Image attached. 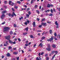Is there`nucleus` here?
I'll return each instance as SVG.
<instances>
[{"mask_svg": "<svg viewBox=\"0 0 60 60\" xmlns=\"http://www.w3.org/2000/svg\"><path fill=\"white\" fill-rule=\"evenodd\" d=\"M10 29V28L6 27H4L3 31L4 32H8Z\"/></svg>", "mask_w": 60, "mask_h": 60, "instance_id": "f257e3e1", "label": "nucleus"}, {"mask_svg": "<svg viewBox=\"0 0 60 60\" xmlns=\"http://www.w3.org/2000/svg\"><path fill=\"white\" fill-rule=\"evenodd\" d=\"M50 45H49V44L48 46V47L47 48V50H48V51H49L51 50L50 48V47L49 48V47H50Z\"/></svg>", "mask_w": 60, "mask_h": 60, "instance_id": "f03ea898", "label": "nucleus"}, {"mask_svg": "<svg viewBox=\"0 0 60 60\" xmlns=\"http://www.w3.org/2000/svg\"><path fill=\"white\" fill-rule=\"evenodd\" d=\"M5 17V15L4 14H3L1 15V18L2 19H4Z\"/></svg>", "mask_w": 60, "mask_h": 60, "instance_id": "7ed1b4c3", "label": "nucleus"}, {"mask_svg": "<svg viewBox=\"0 0 60 60\" xmlns=\"http://www.w3.org/2000/svg\"><path fill=\"white\" fill-rule=\"evenodd\" d=\"M10 38V35H9L8 36H6L5 37V38L7 40H9Z\"/></svg>", "mask_w": 60, "mask_h": 60, "instance_id": "20e7f679", "label": "nucleus"}, {"mask_svg": "<svg viewBox=\"0 0 60 60\" xmlns=\"http://www.w3.org/2000/svg\"><path fill=\"white\" fill-rule=\"evenodd\" d=\"M53 40V38L52 37H51V38H50L49 39H48L47 40V41H51L52 40Z\"/></svg>", "mask_w": 60, "mask_h": 60, "instance_id": "39448f33", "label": "nucleus"}, {"mask_svg": "<svg viewBox=\"0 0 60 60\" xmlns=\"http://www.w3.org/2000/svg\"><path fill=\"white\" fill-rule=\"evenodd\" d=\"M42 25H43L44 26H46V25H47V23H43L42 22L41 23Z\"/></svg>", "mask_w": 60, "mask_h": 60, "instance_id": "423d86ee", "label": "nucleus"}, {"mask_svg": "<svg viewBox=\"0 0 60 60\" xmlns=\"http://www.w3.org/2000/svg\"><path fill=\"white\" fill-rule=\"evenodd\" d=\"M33 25L34 27H36V25H35V22H34L33 23Z\"/></svg>", "mask_w": 60, "mask_h": 60, "instance_id": "0eeeda50", "label": "nucleus"}, {"mask_svg": "<svg viewBox=\"0 0 60 60\" xmlns=\"http://www.w3.org/2000/svg\"><path fill=\"white\" fill-rule=\"evenodd\" d=\"M7 12V11H2V14H4V13H6Z\"/></svg>", "mask_w": 60, "mask_h": 60, "instance_id": "6e6552de", "label": "nucleus"}, {"mask_svg": "<svg viewBox=\"0 0 60 60\" xmlns=\"http://www.w3.org/2000/svg\"><path fill=\"white\" fill-rule=\"evenodd\" d=\"M41 46V48L42 47V46H43V44H42V43H41L39 45V46Z\"/></svg>", "mask_w": 60, "mask_h": 60, "instance_id": "1a4fd4ad", "label": "nucleus"}, {"mask_svg": "<svg viewBox=\"0 0 60 60\" xmlns=\"http://www.w3.org/2000/svg\"><path fill=\"white\" fill-rule=\"evenodd\" d=\"M9 43H10V44H12L13 43L12 41L9 40Z\"/></svg>", "mask_w": 60, "mask_h": 60, "instance_id": "9d476101", "label": "nucleus"}, {"mask_svg": "<svg viewBox=\"0 0 60 60\" xmlns=\"http://www.w3.org/2000/svg\"><path fill=\"white\" fill-rule=\"evenodd\" d=\"M7 56H8L9 57V56H11V55L9 53H8L7 54Z\"/></svg>", "mask_w": 60, "mask_h": 60, "instance_id": "9b49d317", "label": "nucleus"}, {"mask_svg": "<svg viewBox=\"0 0 60 60\" xmlns=\"http://www.w3.org/2000/svg\"><path fill=\"white\" fill-rule=\"evenodd\" d=\"M37 13H38V14H39L40 13V11L38 10H36V11Z\"/></svg>", "mask_w": 60, "mask_h": 60, "instance_id": "f8f14e48", "label": "nucleus"}, {"mask_svg": "<svg viewBox=\"0 0 60 60\" xmlns=\"http://www.w3.org/2000/svg\"><path fill=\"white\" fill-rule=\"evenodd\" d=\"M18 54V52H13V54L15 55H17Z\"/></svg>", "mask_w": 60, "mask_h": 60, "instance_id": "ddd939ff", "label": "nucleus"}, {"mask_svg": "<svg viewBox=\"0 0 60 60\" xmlns=\"http://www.w3.org/2000/svg\"><path fill=\"white\" fill-rule=\"evenodd\" d=\"M25 30H26V31H28V27L26 28L25 29Z\"/></svg>", "mask_w": 60, "mask_h": 60, "instance_id": "4468645a", "label": "nucleus"}, {"mask_svg": "<svg viewBox=\"0 0 60 60\" xmlns=\"http://www.w3.org/2000/svg\"><path fill=\"white\" fill-rule=\"evenodd\" d=\"M14 27H17V26L16 24H14Z\"/></svg>", "mask_w": 60, "mask_h": 60, "instance_id": "2eb2a0df", "label": "nucleus"}, {"mask_svg": "<svg viewBox=\"0 0 60 60\" xmlns=\"http://www.w3.org/2000/svg\"><path fill=\"white\" fill-rule=\"evenodd\" d=\"M6 44L8 45H9V43H8V41H6Z\"/></svg>", "mask_w": 60, "mask_h": 60, "instance_id": "dca6fc26", "label": "nucleus"}, {"mask_svg": "<svg viewBox=\"0 0 60 60\" xmlns=\"http://www.w3.org/2000/svg\"><path fill=\"white\" fill-rule=\"evenodd\" d=\"M52 47L53 48H56V45H55L54 44H53L52 45Z\"/></svg>", "mask_w": 60, "mask_h": 60, "instance_id": "f3484780", "label": "nucleus"}, {"mask_svg": "<svg viewBox=\"0 0 60 60\" xmlns=\"http://www.w3.org/2000/svg\"><path fill=\"white\" fill-rule=\"evenodd\" d=\"M56 54H55V55L53 56L52 57V59H54V57H55V56H56Z\"/></svg>", "mask_w": 60, "mask_h": 60, "instance_id": "a211bd4d", "label": "nucleus"}, {"mask_svg": "<svg viewBox=\"0 0 60 60\" xmlns=\"http://www.w3.org/2000/svg\"><path fill=\"white\" fill-rule=\"evenodd\" d=\"M55 24L56 25H58V23H57V21H56L55 22Z\"/></svg>", "mask_w": 60, "mask_h": 60, "instance_id": "6ab92c4d", "label": "nucleus"}, {"mask_svg": "<svg viewBox=\"0 0 60 60\" xmlns=\"http://www.w3.org/2000/svg\"><path fill=\"white\" fill-rule=\"evenodd\" d=\"M47 7H49H49H50V5L49 4H48V5L47 6Z\"/></svg>", "mask_w": 60, "mask_h": 60, "instance_id": "aec40b11", "label": "nucleus"}, {"mask_svg": "<svg viewBox=\"0 0 60 60\" xmlns=\"http://www.w3.org/2000/svg\"><path fill=\"white\" fill-rule=\"evenodd\" d=\"M38 5H35L34 6V8L36 9V8L37 7H38Z\"/></svg>", "mask_w": 60, "mask_h": 60, "instance_id": "412c9836", "label": "nucleus"}, {"mask_svg": "<svg viewBox=\"0 0 60 60\" xmlns=\"http://www.w3.org/2000/svg\"><path fill=\"white\" fill-rule=\"evenodd\" d=\"M12 48V47H11V46H9L8 47V49H11Z\"/></svg>", "mask_w": 60, "mask_h": 60, "instance_id": "4be33fe9", "label": "nucleus"}, {"mask_svg": "<svg viewBox=\"0 0 60 60\" xmlns=\"http://www.w3.org/2000/svg\"><path fill=\"white\" fill-rule=\"evenodd\" d=\"M12 1H9V4H10V5H11V3Z\"/></svg>", "mask_w": 60, "mask_h": 60, "instance_id": "5701e85b", "label": "nucleus"}, {"mask_svg": "<svg viewBox=\"0 0 60 60\" xmlns=\"http://www.w3.org/2000/svg\"><path fill=\"white\" fill-rule=\"evenodd\" d=\"M50 11V10H47V11H45V12H48V11Z\"/></svg>", "mask_w": 60, "mask_h": 60, "instance_id": "b1692460", "label": "nucleus"}, {"mask_svg": "<svg viewBox=\"0 0 60 60\" xmlns=\"http://www.w3.org/2000/svg\"><path fill=\"white\" fill-rule=\"evenodd\" d=\"M53 14H50L49 15V16H53Z\"/></svg>", "mask_w": 60, "mask_h": 60, "instance_id": "393cba45", "label": "nucleus"}, {"mask_svg": "<svg viewBox=\"0 0 60 60\" xmlns=\"http://www.w3.org/2000/svg\"><path fill=\"white\" fill-rule=\"evenodd\" d=\"M10 34H13V32H12V31H10Z\"/></svg>", "mask_w": 60, "mask_h": 60, "instance_id": "a878e982", "label": "nucleus"}, {"mask_svg": "<svg viewBox=\"0 0 60 60\" xmlns=\"http://www.w3.org/2000/svg\"><path fill=\"white\" fill-rule=\"evenodd\" d=\"M30 37L31 38H34V37H33V35H30Z\"/></svg>", "mask_w": 60, "mask_h": 60, "instance_id": "bb28decb", "label": "nucleus"}, {"mask_svg": "<svg viewBox=\"0 0 60 60\" xmlns=\"http://www.w3.org/2000/svg\"><path fill=\"white\" fill-rule=\"evenodd\" d=\"M50 11L51 13H53V10L52 9H51L50 10Z\"/></svg>", "mask_w": 60, "mask_h": 60, "instance_id": "cd10ccee", "label": "nucleus"}, {"mask_svg": "<svg viewBox=\"0 0 60 60\" xmlns=\"http://www.w3.org/2000/svg\"><path fill=\"white\" fill-rule=\"evenodd\" d=\"M23 17H21V18H19V20H21V19H23Z\"/></svg>", "mask_w": 60, "mask_h": 60, "instance_id": "c85d7f7f", "label": "nucleus"}, {"mask_svg": "<svg viewBox=\"0 0 60 60\" xmlns=\"http://www.w3.org/2000/svg\"><path fill=\"white\" fill-rule=\"evenodd\" d=\"M26 16L28 18H29V15L28 14H27L26 15Z\"/></svg>", "mask_w": 60, "mask_h": 60, "instance_id": "c756f323", "label": "nucleus"}, {"mask_svg": "<svg viewBox=\"0 0 60 60\" xmlns=\"http://www.w3.org/2000/svg\"><path fill=\"white\" fill-rule=\"evenodd\" d=\"M55 53L56 54H57V53H58V52H57V51H55Z\"/></svg>", "mask_w": 60, "mask_h": 60, "instance_id": "7c9ffc66", "label": "nucleus"}, {"mask_svg": "<svg viewBox=\"0 0 60 60\" xmlns=\"http://www.w3.org/2000/svg\"><path fill=\"white\" fill-rule=\"evenodd\" d=\"M8 16H10V17H11V14L10 13H9L8 14Z\"/></svg>", "mask_w": 60, "mask_h": 60, "instance_id": "2f4dec72", "label": "nucleus"}, {"mask_svg": "<svg viewBox=\"0 0 60 60\" xmlns=\"http://www.w3.org/2000/svg\"><path fill=\"white\" fill-rule=\"evenodd\" d=\"M54 39H55V40H57V38H56V37H54Z\"/></svg>", "mask_w": 60, "mask_h": 60, "instance_id": "473e14b6", "label": "nucleus"}, {"mask_svg": "<svg viewBox=\"0 0 60 60\" xmlns=\"http://www.w3.org/2000/svg\"><path fill=\"white\" fill-rule=\"evenodd\" d=\"M45 38V37H43L41 38V39L42 40H43V39H44Z\"/></svg>", "mask_w": 60, "mask_h": 60, "instance_id": "72a5a7b5", "label": "nucleus"}, {"mask_svg": "<svg viewBox=\"0 0 60 60\" xmlns=\"http://www.w3.org/2000/svg\"><path fill=\"white\" fill-rule=\"evenodd\" d=\"M26 10H27L26 11L27 12V11H29V10H30V8H27L26 9Z\"/></svg>", "mask_w": 60, "mask_h": 60, "instance_id": "f704fd0d", "label": "nucleus"}, {"mask_svg": "<svg viewBox=\"0 0 60 60\" xmlns=\"http://www.w3.org/2000/svg\"><path fill=\"white\" fill-rule=\"evenodd\" d=\"M27 33H24L23 34L24 35H26V34H27Z\"/></svg>", "mask_w": 60, "mask_h": 60, "instance_id": "c9c22d12", "label": "nucleus"}, {"mask_svg": "<svg viewBox=\"0 0 60 60\" xmlns=\"http://www.w3.org/2000/svg\"><path fill=\"white\" fill-rule=\"evenodd\" d=\"M52 30H50L49 32L50 34H52Z\"/></svg>", "mask_w": 60, "mask_h": 60, "instance_id": "e433bc0d", "label": "nucleus"}, {"mask_svg": "<svg viewBox=\"0 0 60 60\" xmlns=\"http://www.w3.org/2000/svg\"><path fill=\"white\" fill-rule=\"evenodd\" d=\"M14 4V3H12V4H11V6H13Z\"/></svg>", "mask_w": 60, "mask_h": 60, "instance_id": "4c0bfd02", "label": "nucleus"}, {"mask_svg": "<svg viewBox=\"0 0 60 60\" xmlns=\"http://www.w3.org/2000/svg\"><path fill=\"white\" fill-rule=\"evenodd\" d=\"M45 19H42V20H41V21H45Z\"/></svg>", "mask_w": 60, "mask_h": 60, "instance_id": "58836bf2", "label": "nucleus"}, {"mask_svg": "<svg viewBox=\"0 0 60 60\" xmlns=\"http://www.w3.org/2000/svg\"><path fill=\"white\" fill-rule=\"evenodd\" d=\"M24 24L26 25H27V22H26L24 23Z\"/></svg>", "mask_w": 60, "mask_h": 60, "instance_id": "ea45409f", "label": "nucleus"}, {"mask_svg": "<svg viewBox=\"0 0 60 60\" xmlns=\"http://www.w3.org/2000/svg\"><path fill=\"white\" fill-rule=\"evenodd\" d=\"M17 3H18V4H20L21 3V2H20V1H17Z\"/></svg>", "mask_w": 60, "mask_h": 60, "instance_id": "a19ab883", "label": "nucleus"}, {"mask_svg": "<svg viewBox=\"0 0 60 60\" xmlns=\"http://www.w3.org/2000/svg\"><path fill=\"white\" fill-rule=\"evenodd\" d=\"M25 45L26 47H27L28 45V44H26Z\"/></svg>", "mask_w": 60, "mask_h": 60, "instance_id": "79ce46f5", "label": "nucleus"}, {"mask_svg": "<svg viewBox=\"0 0 60 60\" xmlns=\"http://www.w3.org/2000/svg\"><path fill=\"white\" fill-rule=\"evenodd\" d=\"M33 3V0H32L31 2V4H32Z\"/></svg>", "mask_w": 60, "mask_h": 60, "instance_id": "37998d69", "label": "nucleus"}, {"mask_svg": "<svg viewBox=\"0 0 60 60\" xmlns=\"http://www.w3.org/2000/svg\"><path fill=\"white\" fill-rule=\"evenodd\" d=\"M28 14L29 15H30V14H31V12H30V11H29L28 12Z\"/></svg>", "mask_w": 60, "mask_h": 60, "instance_id": "c03bdc74", "label": "nucleus"}, {"mask_svg": "<svg viewBox=\"0 0 60 60\" xmlns=\"http://www.w3.org/2000/svg\"><path fill=\"white\" fill-rule=\"evenodd\" d=\"M5 22H3L1 24L2 25H4V24H5Z\"/></svg>", "mask_w": 60, "mask_h": 60, "instance_id": "a18cd8bd", "label": "nucleus"}, {"mask_svg": "<svg viewBox=\"0 0 60 60\" xmlns=\"http://www.w3.org/2000/svg\"><path fill=\"white\" fill-rule=\"evenodd\" d=\"M11 16H12V17H13L14 16V14H13V13L12 14V15H11Z\"/></svg>", "mask_w": 60, "mask_h": 60, "instance_id": "49530a36", "label": "nucleus"}, {"mask_svg": "<svg viewBox=\"0 0 60 60\" xmlns=\"http://www.w3.org/2000/svg\"><path fill=\"white\" fill-rule=\"evenodd\" d=\"M54 35L55 36H56L57 35H56V33H55L54 34Z\"/></svg>", "mask_w": 60, "mask_h": 60, "instance_id": "de8ad7c7", "label": "nucleus"}, {"mask_svg": "<svg viewBox=\"0 0 60 60\" xmlns=\"http://www.w3.org/2000/svg\"><path fill=\"white\" fill-rule=\"evenodd\" d=\"M12 10L13 11H14L15 10H14V8H12Z\"/></svg>", "mask_w": 60, "mask_h": 60, "instance_id": "09e8293b", "label": "nucleus"}, {"mask_svg": "<svg viewBox=\"0 0 60 60\" xmlns=\"http://www.w3.org/2000/svg\"><path fill=\"white\" fill-rule=\"evenodd\" d=\"M54 53H55V51H52V53H53L54 54Z\"/></svg>", "mask_w": 60, "mask_h": 60, "instance_id": "8fccbe9b", "label": "nucleus"}, {"mask_svg": "<svg viewBox=\"0 0 60 60\" xmlns=\"http://www.w3.org/2000/svg\"><path fill=\"white\" fill-rule=\"evenodd\" d=\"M4 46H7L8 45H7L6 44H4Z\"/></svg>", "mask_w": 60, "mask_h": 60, "instance_id": "3c124183", "label": "nucleus"}, {"mask_svg": "<svg viewBox=\"0 0 60 60\" xmlns=\"http://www.w3.org/2000/svg\"><path fill=\"white\" fill-rule=\"evenodd\" d=\"M38 27H40V28L41 27H42V26L41 25H40Z\"/></svg>", "mask_w": 60, "mask_h": 60, "instance_id": "603ef678", "label": "nucleus"}, {"mask_svg": "<svg viewBox=\"0 0 60 60\" xmlns=\"http://www.w3.org/2000/svg\"><path fill=\"white\" fill-rule=\"evenodd\" d=\"M18 40L19 41H21V40L19 38L18 39Z\"/></svg>", "mask_w": 60, "mask_h": 60, "instance_id": "864d4df0", "label": "nucleus"}, {"mask_svg": "<svg viewBox=\"0 0 60 60\" xmlns=\"http://www.w3.org/2000/svg\"><path fill=\"white\" fill-rule=\"evenodd\" d=\"M13 14L14 15V16H16V14H15V13L14 12H13Z\"/></svg>", "mask_w": 60, "mask_h": 60, "instance_id": "5fc2aeb1", "label": "nucleus"}, {"mask_svg": "<svg viewBox=\"0 0 60 60\" xmlns=\"http://www.w3.org/2000/svg\"><path fill=\"white\" fill-rule=\"evenodd\" d=\"M48 56V54H46L45 55V56Z\"/></svg>", "mask_w": 60, "mask_h": 60, "instance_id": "6e6d98bb", "label": "nucleus"}, {"mask_svg": "<svg viewBox=\"0 0 60 60\" xmlns=\"http://www.w3.org/2000/svg\"><path fill=\"white\" fill-rule=\"evenodd\" d=\"M4 3L5 4H7V2L6 1H5Z\"/></svg>", "mask_w": 60, "mask_h": 60, "instance_id": "4d7b16f0", "label": "nucleus"}, {"mask_svg": "<svg viewBox=\"0 0 60 60\" xmlns=\"http://www.w3.org/2000/svg\"><path fill=\"white\" fill-rule=\"evenodd\" d=\"M19 59V57H18L17 58V60H18Z\"/></svg>", "mask_w": 60, "mask_h": 60, "instance_id": "13d9d810", "label": "nucleus"}, {"mask_svg": "<svg viewBox=\"0 0 60 60\" xmlns=\"http://www.w3.org/2000/svg\"><path fill=\"white\" fill-rule=\"evenodd\" d=\"M49 58L48 57H47L46 58V60H49Z\"/></svg>", "mask_w": 60, "mask_h": 60, "instance_id": "bf43d9fd", "label": "nucleus"}, {"mask_svg": "<svg viewBox=\"0 0 60 60\" xmlns=\"http://www.w3.org/2000/svg\"><path fill=\"white\" fill-rule=\"evenodd\" d=\"M43 54H44V53L43 52H42L41 54V55L42 56L43 55Z\"/></svg>", "mask_w": 60, "mask_h": 60, "instance_id": "052dcab7", "label": "nucleus"}, {"mask_svg": "<svg viewBox=\"0 0 60 60\" xmlns=\"http://www.w3.org/2000/svg\"><path fill=\"white\" fill-rule=\"evenodd\" d=\"M15 9H17L18 8V7L15 6Z\"/></svg>", "mask_w": 60, "mask_h": 60, "instance_id": "680f3d73", "label": "nucleus"}, {"mask_svg": "<svg viewBox=\"0 0 60 60\" xmlns=\"http://www.w3.org/2000/svg\"><path fill=\"white\" fill-rule=\"evenodd\" d=\"M27 22L28 23V24H29V20L27 21Z\"/></svg>", "mask_w": 60, "mask_h": 60, "instance_id": "e2e57ef3", "label": "nucleus"}, {"mask_svg": "<svg viewBox=\"0 0 60 60\" xmlns=\"http://www.w3.org/2000/svg\"><path fill=\"white\" fill-rule=\"evenodd\" d=\"M0 47H3V44H1L0 45Z\"/></svg>", "mask_w": 60, "mask_h": 60, "instance_id": "0e129e2a", "label": "nucleus"}, {"mask_svg": "<svg viewBox=\"0 0 60 60\" xmlns=\"http://www.w3.org/2000/svg\"><path fill=\"white\" fill-rule=\"evenodd\" d=\"M36 59H37V60H40V59H39V58H38V57Z\"/></svg>", "mask_w": 60, "mask_h": 60, "instance_id": "69168bd1", "label": "nucleus"}, {"mask_svg": "<svg viewBox=\"0 0 60 60\" xmlns=\"http://www.w3.org/2000/svg\"><path fill=\"white\" fill-rule=\"evenodd\" d=\"M12 43H13V44H16V42L15 41L14 42H13Z\"/></svg>", "mask_w": 60, "mask_h": 60, "instance_id": "338daca9", "label": "nucleus"}, {"mask_svg": "<svg viewBox=\"0 0 60 60\" xmlns=\"http://www.w3.org/2000/svg\"><path fill=\"white\" fill-rule=\"evenodd\" d=\"M56 28H58V25L56 26Z\"/></svg>", "mask_w": 60, "mask_h": 60, "instance_id": "774afa93", "label": "nucleus"}]
</instances>
